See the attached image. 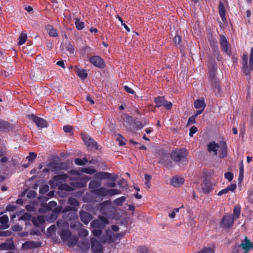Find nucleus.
<instances>
[{
  "instance_id": "obj_1",
  "label": "nucleus",
  "mask_w": 253,
  "mask_h": 253,
  "mask_svg": "<svg viewBox=\"0 0 253 253\" xmlns=\"http://www.w3.org/2000/svg\"><path fill=\"white\" fill-rule=\"evenodd\" d=\"M81 171L87 174H95L94 176L96 178L99 179H109L113 181H115L117 180V176H112L111 173L106 172H96V170L92 168H82Z\"/></svg>"
},
{
  "instance_id": "obj_2",
  "label": "nucleus",
  "mask_w": 253,
  "mask_h": 253,
  "mask_svg": "<svg viewBox=\"0 0 253 253\" xmlns=\"http://www.w3.org/2000/svg\"><path fill=\"white\" fill-rule=\"evenodd\" d=\"M91 198L93 202H99L107 196L106 189L104 187H100L96 189L90 190Z\"/></svg>"
},
{
  "instance_id": "obj_3",
  "label": "nucleus",
  "mask_w": 253,
  "mask_h": 253,
  "mask_svg": "<svg viewBox=\"0 0 253 253\" xmlns=\"http://www.w3.org/2000/svg\"><path fill=\"white\" fill-rule=\"evenodd\" d=\"M187 150L184 149H178L172 151L170 154L171 158L175 162L186 161Z\"/></svg>"
},
{
  "instance_id": "obj_4",
  "label": "nucleus",
  "mask_w": 253,
  "mask_h": 253,
  "mask_svg": "<svg viewBox=\"0 0 253 253\" xmlns=\"http://www.w3.org/2000/svg\"><path fill=\"white\" fill-rule=\"evenodd\" d=\"M99 240L102 244L115 242V234L110 229H108L104 234L101 235Z\"/></svg>"
},
{
  "instance_id": "obj_5",
  "label": "nucleus",
  "mask_w": 253,
  "mask_h": 253,
  "mask_svg": "<svg viewBox=\"0 0 253 253\" xmlns=\"http://www.w3.org/2000/svg\"><path fill=\"white\" fill-rule=\"evenodd\" d=\"M219 43L220 47L222 51L227 55L230 56L232 55V52L229 42L226 37L223 35L219 36Z\"/></svg>"
},
{
  "instance_id": "obj_6",
  "label": "nucleus",
  "mask_w": 253,
  "mask_h": 253,
  "mask_svg": "<svg viewBox=\"0 0 253 253\" xmlns=\"http://www.w3.org/2000/svg\"><path fill=\"white\" fill-rule=\"evenodd\" d=\"M154 101L157 108L164 106L166 109L169 110L172 106V103L165 99L164 96H157L154 98Z\"/></svg>"
},
{
  "instance_id": "obj_7",
  "label": "nucleus",
  "mask_w": 253,
  "mask_h": 253,
  "mask_svg": "<svg viewBox=\"0 0 253 253\" xmlns=\"http://www.w3.org/2000/svg\"><path fill=\"white\" fill-rule=\"evenodd\" d=\"M235 220L232 215H225L222 218L220 226L225 229H228L233 226Z\"/></svg>"
},
{
  "instance_id": "obj_8",
  "label": "nucleus",
  "mask_w": 253,
  "mask_h": 253,
  "mask_svg": "<svg viewBox=\"0 0 253 253\" xmlns=\"http://www.w3.org/2000/svg\"><path fill=\"white\" fill-rule=\"evenodd\" d=\"M89 60L95 67L99 69H103L105 67V63L103 59L99 56L95 55L91 56Z\"/></svg>"
},
{
  "instance_id": "obj_9",
  "label": "nucleus",
  "mask_w": 253,
  "mask_h": 253,
  "mask_svg": "<svg viewBox=\"0 0 253 253\" xmlns=\"http://www.w3.org/2000/svg\"><path fill=\"white\" fill-rule=\"evenodd\" d=\"M209 80L216 78L217 64L214 59H211L208 62Z\"/></svg>"
},
{
  "instance_id": "obj_10",
  "label": "nucleus",
  "mask_w": 253,
  "mask_h": 253,
  "mask_svg": "<svg viewBox=\"0 0 253 253\" xmlns=\"http://www.w3.org/2000/svg\"><path fill=\"white\" fill-rule=\"evenodd\" d=\"M82 138L84 144L91 148L98 149L97 143L89 135L86 134H82Z\"/></svg>"
},
{
  "instance_id": "obj_11",
  "label": "nucleus",
  "mask_w": 253,
  "mask_h": 253,
  "mask_svg": "<svg viewBox=\"0 0 253 253\" xmlns=\"http://www.w3.org/2000/svg\"><path fill=\"white\" fill-rule=\"evenodd\" d=\"M68 177L66 173H61L54 176L52 179L49 181V184L51 187H56L60 182V180H66Z\"/></svg>"
},
{
  "instance_id": "obj_12",
  "label": "nucleus",
  "mask_w": 253,
  "mask_h": 253,
  "mask_svg": "<svg viewBox=\"0 0 253 253\" xmlns=\"http://www.w3.org/2000/svg\"><path fill=\"white\" fill-rule=\"evenodd\" d=\"M28 117L36 124L37 126L41 128L47 126V122L44 119L37 117L33 114L28 115Z\"/></svg>"
},
{
  "instance_id": "obj_13",
  "label": "nucleus",
  "mask_w": 253,
  "mask_h": 253,
  "mask_svg": "<svg viewBox=\"0 0 253 253\" xmlns=\"http://www.w3.org/2000/svg\"><path fill=\"white\" fill-rule=\"evenodd\" d=\"M91 241V249L94 253H100L103 250L102 246L100 243L94 238H92Z\"/></svg>"
},
{
  "instance_id": "obj_14",
  "label": "nucleus",
  "mask_w": 253,
  "mask_h": 253,
  "mask_svg": "<svg viewBox=\"0 0 253 253\" xmlns=\"http://www.w3.org/2000/svg\"><path fill=\"white\" fill-rule=\"evenodd\" d=\"M57 206V203L55 201H50L47 204H42V208H40L39 211L41 213H44L47 211H52L53 208H55Z\"/></svg>"
},
{
  "instance_id": "obj_15",
  "label": "nucleus",
  "mask_w": 253,
  "mask_h": 253,
  "mask_svg": "<svg viewBox=\"0 0 253 253\" xmlns=\"http://www.w3.org/2000/svg\"><path fill=\"white\" fill-rule=\"evenodd\" d=\"M90 179L88 176H84L73 183V186L77 188H84L86 186L87 182Z\"/></svg>"
},
{
  "instance_id": "obj_16",
  "label": "nucleus",
  "mask_w": 253,
  "mask_h": 253,
  "mask_svg": "<svg viewBox=\"0 0 253 253\" xmlns=\"http://www.w3.org/2000/svg\"><path fill=\"white\" fill-rule=\"evenodd\" d=\"M240 246L244 250V253H248L251 249L253 250L252 242L246 236L244 242H242Z\"/></svg>"
},
{
  "instance_id": "obj_17",
  "label": "nucleus",
  "mask_w": 253,
  "mask_h": 253,
  "mask_svg": "<svg viewBox=\"0 0 253 253\" xmlns=\"http://www.w3.org/2000/svg\"><path fill=\"white\" fill-rule=\"evenodd\" d=\"M209 80L213 92L215 94H218L220 90L219 80L216 78Z\"/></svg>"
},
{
  "instance_id": "obj_18",
  "label": "nucleus",
  "mask_w": 253,
  "mask_h": 253,
  "mask_svg": "<svg viewBox=\"0 0 253 253\" xmlns=\"http://www.w3.org/2000/svg\"><path fill=\"white\" fill-rule=\"evenodd\" d=\"M80 217L82 221L85 224H87L92 218L91 214L84 211L80 212Z\"/></svg>"
},
{
  "instance_id": "obj_19",
  "label": "nucleus",
  "mask_w": 253,
  "mask_h": 253,
  "mask_svg": "<svg viewBox=\"0 0 253 253\" xmlns=\"http://www.w3.org/2000/svg\"><path fill=\"white\" fill-rule=\"evenodd\" d=\"M219 157L224 158L227 154V146L225 141H220L218 147Z\"/></svg>"
},
{
  "instance_id": "obj_20",
  "label": "nucleus",
  "mask_w": 253,
  "mask_h": 253,
  "mask_svg": "<svg viewBox=\"0 0 253 253\" xmlns=\"http://www.w3.org/2000/svg\"><path fill=\"white\" fill-rule=\"evenodd\" d=\"M248 54H244L242 56V60L241 64L242 65L243 72L246 74V75H249V72L248 70Z\"/></svg>"
},
{
  "instance_id": "obj_21",
  "label": "nucleus",
  "mask_w": 253,
  "mask_h": 253,
  "mask_svg": "<svg viewBox=\"0 0 253 253\" xmlns=\"http://www.w3.org/2000/svg\"><path fill=\"white\" fill-rule=\"evenodd\" d=\"M210 44L211 46H212L213 54L215 57L216 58L217 61H221L222 59V57L218 50V47L216 43L214 42H210Z\"/></svg>"
},
{
  "instance_id": "obj_22",
  "label": "nucleus",
  "mask_w": 253,
  "mask_h": 253,
  "mask_svg": "<svg viewBox=\"0 0 253 253\" xmlns=\"http://www.w3.org/2000/svg\"><path fill=\"white\" fill-rule=\"evenodd\" d=\"M72 236V233L68 229H63L60 233L61 239L64 241H68Z\"/></svg>"
},
{
  "instance_id": "obj_23",
  "label": "nucleus",
  "mask_w": 253,
  "mask_h": 253,
  "mask_svg": "<svg viewBox=\"0 0 253 253\" xmlns=\"http://www.w3.org/2000/svg\"><path fill=\"white\" fill-rule=\"evenodd\" d=\"M219 144L216 143L215 142H211L208 144V150L209 152H213L214 155L217 154Z\"/></svg>"
},
{
  "instance_id": "obj_24",
  "label": "nucleus",
  "mask_w": 253,
  "mask_h": 253,
  "mask_svg": "<svg viewBox=\"0 0 253 253\" xmlns=\"http://www.w3.org/2000/svg\"><path fill=\"white\" fill-rule=\"evenodd\" d=\"M50 169L52 171L59 170L65 169V164L63 163H52L49 165Z\"/></svg>"
},
{
  "instance_id": "obj_25",
  "label": "nucleus",
  "mask_w": 253,
  "mask_h": 253,
  "mask_svg": "<svg viewBox=\"0 0 253 253\" xmlns=\"http://www.w3.org/2000/svg\"><path fill=\"white\" fill-rule=\"evenodd\" d=\"M45 29L49 36L51 37H57L58 35L57 30L51 25L48 24L46 26Z\"/></svg>"
},
{
  "instance_id": "obj_26",
  "label": "nucleus",
  "mask_w": 253,
  "mask_h": 253,
  "mask_svg": "<svg viewBox=\"0 0 253 253\" xmlns=\"http://www.w3.org/2000/svg\"><path fill=\"white\" fill-rule=\"evenodd\" d=\"M214 185L209 181H204L202 185V189L205 193H209L213 189Z\"/></svg>"
},
{
  "instance_id": "obj_27",
  "label": "nucleus",
  "mask_w": 253,
  "mask_h": 253,
  "mask_svg": "<svg viewBox=\"0 0 253 253\" xmlns=\"http://www.w3.org/2000/svg\"><path fill=\"white\" fill-rule=\"evenodd\" d=\"M184 182V179L181 177L173 176L171 179V184L174 187L179 186Z\"/></svg>"
},
{
  "instance_id": "obj_28",
  "label": "nucleus",
  "mask_w": 253,
  "mask_h": 253,
  "mask_svg": "<svg viewBox=\"0 0 253 253\" xmlns=\"http://www.w3.org/2000/svg\"><path fill=\"white\" fill-rule=\"evenodd\" d=\"M41 243L34 241H27L23 245L25 249H33L40 247Z\"/></svg>"
},
{
  "instance_id": "obj_29",
  "label": "nucleus",
  "mask_w": 253,
  "mask_h": 253,
  "mask_svg": "<svg viewBox=\"0 0 253 253\" xmlns=\"http://www.w3.org/2000/svg\"><path fill=\"white\" fill-rule=\"evenodd\" d=\"M218 12L221 18V19L224 21L226 19L225 17V8L224 7V5L222 1H220L219 3L218 6Z\"/></svg>"
},
{
  "instance_id": "obj_30",
  "label": "nucleus",
  "mask_w": 253,
  "mask_h": 253,
  "mask_svg": "<svg viewBox=\"0 0 253 253\" xmlns=\"http://www.w3.org/2000/svg\"><path fill=\"white\" fill-rule=\"evenodd\" d=\"M11 129V125L8 122L0 119V129L4 131Z\"/></svg>"
},
{
  "instance_id": "obj_31",
  "label": "nucleus",
  "mask_w": 253,
  "mask_h": 253,
  "mask_svg": "<svg viewBox=\"0 0 253 253\" xmlns=\"http://www.w3.org/2000/svg\"><path fill=\"white\" fill-rule=\"evenodd\" d=\"M111 202L110 200L105 201L100 203L98 206V209L102 213H104L106 209L111 204Z\"/></svg>"
},
{
  "instance_id": "obj_32",
  "label": "nucleus",
  "mask_w": 253,
  "mask_h": 253,
  "mask_svg": "<svg viewBox=\"0 0 253 253\" xmlns=\"http://www.w3.org/2000/svg\"><path fill=\"white\" fill-rule=\"evenodd\" d=\"M206 106V105L203 99H198L194 102V107L197 109H202V110H204Z\"/></svg>"
},
{
  "instance_id": "obj_33",
  "label": "nucleus",
  "mask_w": 253,
  "mask_h": 253,
  "mask_svg": "<svg viewBox=\"0 0 253 253\" xmlns=\"http://www.w3.org/2000/svg\"><path fill=\"white\" fill-rule=\"evenodd\" d=\"M91 226L93 228L103 229L105 227L99 219L93 220L91 223Z\"/></svg>"
},
{
  "instance_id": "obj_34",
  "label": "nucleus",
  "mask_w": 253,
  "mask_h": 253,
  "mask_svg": "<svg viewBox=\"0 0 253 253\" xmlns=\"http://www.w3.org/2000/svg\"><path fill=\"white\" fill-rule=\"evenodd\" d=\"M100 185V182L97 180H92L89 182L88 184V187L90 189V190H94L98 188Z\"/></svg>"
},
{
  "instance_id": "obj_35",
  "label": "nucleus",
  "mask_w": 253,
  "mask_h": 253,
  "mask_svg": "<svg viewBox=\"0 0 253 253\" xmlns=\"http://www.w3.org/2000/svg\"><path fill=\"white\" fill-rule=\"evenodd\" d=\"M78 76L82 80H84L87 77L86 71L84 69H78L77 70Z\"/></svg>"
},
{
  "instance_id": "obj_36",
  "label": "nucleus",
  "mask_w": 253,
  "mask_h": 253,
  "mask_svg": "<svg viewBox=\"0 0 253 253\" xmlns=\"http://www.w3.org/2000/svg\"><path fill=\"white\" fill-rule=\"evenodd\" d=\"M27 39V34L25 32H22L19 38V42L18 44L19 45L23 44Z\"/></svg>"
},
{
  "instance_id": "obj_37",
  "label": "nucleus",
  "mask_w": 253,
  "mask_h": 253,
  "mask_svg": "<svg viewBox=\"0 0 253 253\" xmlns=\"http://www.w3.org/2000/svg\"><path fill=\"white\" fill-rule=\"evenodd\" d=\"M75 24L76 28L78 30H82L84 27V22L81 21L80 20V19H79V18H76L75 19Z\"/></svg>"
},
{
  "instance_id": "obj_38",
  "label": "nucleus",
  "mask_w": 253,
  "mask_h": 253,
  "mask_svg": "<svg viewBox=\"0 0 253 253\" xmlns=\"http://www.w3.org/2000/svg\"><path fill=\"white\" fill-rule=\"evenodd\" d=\"M107 196H112L115 195L119 194L121 193V190L117 189H106Z\"/></svg>"
},
{
  "instance_id": "obj_39",
  "label": "nucleus",
  "mask_w": 253,
  "mask_h": 253,
  "mask_svg": "<svg viewBox=\"0 0 253 253\" xmlns=\"http://www.w3.org/2000/svg\"><path fill=\"white\" fill-rule=\"evenodd\" d=\"M126 200V198L125 196H122L114 200L113 203L117 206H121L125 202Z\"/></svg>"
},
{
  "instance_id": "obj_40",
  "label": "nucleus",
  "mask_w": 253,
  "mask_h": 253,
  "mask_svg": "<svg viewBox=\"0 0 253 253\" xmlns=\"http://www.w3.org/2000/svg\"><path fill=\"white\" fill-rule=\"evenodd\" d=\"M241 213V207L240 206H236L233 210V217L235 219H237L239 218Z\"/></svg>"
},
{
  "instance_id": "obj_41",
  "label": "nucleus",
  "mask_w": 253,
  "mask_h": 253,
  "mask_svg": "<svg viewBox=\"0 0 253 253\" xmlns=\"http://www.w3.org/2000/svg\"><path fill=\"white\" fill-rule=\"evenodd\" d=\"M66 49L68 51L70 54H72L74 52V48L70 42H66L65 44Z\"/></svg>"
},
{
  "instance_id": "obj_42",
  "label": "nucleus",
  "mask_w": 253,
  "mask_h": 253,
  "mask_svg": "<svg viewBox=\"0 0 253 253\" xmlns=\"http://www.w3.org/2000/svg\"><path fill=\"white\" fill-rule=\"evenodd\" d=\"M13 247V244H8L7 243H2L0 245V249L3 250H11Z\"/></svg>"
},
{
  "instance_id": "obj_43",
  "label": "nucleus",
  "mask_w": 253,
  "mask_h": 253,
  "mask_svg": "<svg viewBox=\"0 0 253 253\" xmlns=\"http://www.w3.org/2000/svg\"><path fill=\"white\" fill-rule=\"evenodd\" d=\"M79 247L84 251L87 250L89 248V244L85 242H81L78 244Z\"/></svg>"
},
{
  "instance_id": "obj_44",
  "label": "nucleus",
  "mask_w": 253,
  "mask_h": 253,
  "mask_svg": "<svg viewBox=\"0 0 253 253\" xmlns=\"http://www.w3.org/2000/svg\"><path fill=\"white\" fill-rule=\"evenodd\" d=\"M59 189L61 190H65L67 191H71L72 190V188L70 185L66 183L60 185Z\"/></svg>"
},
{
  "instance_id": "obj_45",
  "label": "nucleus",
  "mask_w": 253,
  "mask_h": 253,
  "mask_svg": "<svg viewBox=\"0 0 253 253\" xmlns=\"http://www.w3.org/2000/svg\"><path fill=\"white\" fill-rule=\"evenodd\" d=\"M151 176L146 174H145V183L148 188H150L151 187Z\"/></svg>"
},
{
  "instance_id": "obj_46",
  "label": "nucleus",
  "mask_w": 253,
  "mask_h": 253,
  "mask_svg": "<svg viewBox=\"0 0 253 253\" xmlns=\"http://www.w3.org/2000/svg\"><path fill=\"white\" fill-rule=\"evenodd\" d=\"M68 203L70 205L74 207H77L79 205L78 201L76 198L72 197L69 198Z\"/></svg>"
},
{
  "instance_id": "obj_47",
  "label": "nucleus",
  "mask_w": 253,
  "mask_h": 253,
  "mask_svg": "<svg viewBox=\"0 0 253 253\" xmlns=\"http://www.w3.org/2000/svg\"><path fill=\"white\" fill-rule=\"evenodd\" d=\"M173 41L175 43L176 46H181V38L180 36L178 35H176L173 39Z\"/></svg>"
},
{
  "instance_id": "obj_48",
  "label": "nucleus",
  "mask_w": 253,
  "mask_h": 253,
  "mask_svg": "<svg viewBox=\"0 0 253 253\" xmlns=\"http://www.w3.org/2000/svg\"><path fill=\"white\" fill-rule=\"evenodd\" d=\"M56 225L59 228H62L63 227H67L68 223L66 221L63 220H58L56 222Z\"/></svg>"
},
{
  "instance_id": "obj_49",
  "label": "nucleus",
  "mask_w": 253,
  "mask_h": 253,
  "mask_svg": "<svg viewBox=\"0 0 253 253\" xmlns=\"http://www.w3.org/2000/svg\"><path fill=\"white\" fill-rule=\"evenodd\" d=\"M44 222V218H43V216H38V218H37V220H33V224L36 226L38 225V223L42 224V223H43Z\"/></svg>"
},
{
  "instance_id": "obj_50",
  "label": "nucleus",
  "mask_w": 253,
  "mask_h": 253,
  "mask_svg": "<svg viewBox=\"0 0 253 253\" xmlns=\"http://www.w3.org/2000/svg\"><path fill=\"white\" fill-rule=\"evenodd\" d=\"M79 236L80 237H85L88 234V231L85 229H81L78 232Z\"/></svg>"
},
{
  "instance_id": "obj_51",
  "label": "nucleus",
  "mask_w": 253,
  "mask_h": 253,
  "mask_svg": "<svg viewBox=\"0 0 253 253\" xmlns=\"http://www.w3.org/2000/svg\"><path fill=\"white\" fill-rule=\"evenodd\" d=\"M137 251L139 253H148V248L146 247L143 246L138 247L137 248Z\"/></svg>"
},
{
  "instance_id": "obj_52",
  "label": "nucleus",
  "mask_w": 253,
  "mask_h": 253,
  "mask_svg": "<svg viewBox=\"0 0 253 253\" xmlns=\"http://www.w3.org/2000/svg\"><path fill=\"white\" fill-rule=\"evenodd\" d=\"M37 157V154L34 152H30L29 155L26 157L29 162H33Z\"/></svg>"
},
{
  "instance_id": "obj_53",
  "label": "nucleus",
  "mask_w": 253,
  "mask_h": 253,
  "mask_svg": "<svg viewBox=\"0 0 253 253\" xmlns=\"http://www.w3.org/2000/svg\"><path fill=\"white\" fill-rule=\"evenodd\" d=\"M8 222V217L7 215H4L0 217V223L2 225L7 224Z\"/></svg>"
},
{
  "instance_id": "obj_54",
  "label": "nucleus",
  "mask_w": 253,
  "mask_h": 253,
  "mask_svg": "<svg viewBox=\"0 0 253 253\" xmlns=\"http://www.w3.org/2000/svg\"><path fill=\"white\" fill-rule=\"evenodd\" d=\"M93 235L95 237H98L102 233V229L101 228H93L92 231Z\"/></svg>"
},
{
  "instance_id": "obj_55",
  "label": "nucleus",
  "mask_w": 253,
  "mask_h": 253,
  "mask_svg": "<svg viewBox=\"0 0 253 253\" xmlns=\"http://www.w3.org/2000/svg\"><path fill=\"white\" fill-rule=\"evenodd\" d=\"M48 190L49 186L45 184L40 188V193L43 194L46 193Z\"/></svg>"
},
{
  "instance_id": "obj_56",
  "label": "nucleus",
  "mask_w": 253,
  "mask_h": 253,
  "mask_svg": "<svg viewBox=\"0 0 253 253\" xmlns=\"http://www.w3.org/2000/svg\"><path fill=\"white\" fill-rule=\"evenodd\" d=\"M240 245L238 244H235L232 248V253H239L240 251L241 248Z\"/></svg>"
},
{
  "instance_id": "obj_57",
  "label": "nucleus",
  "mask_w": 253,
  "mask_h": 253,
  "mask_svg": "<svg viewBox=\"0 0 253 253\" xmlns=\"http://www.w3.org/2000/svg\"><path fill=\"white\" fill-rule=\"evenodd\" d=\"M240 172L239 175V179H242L244 175V166L243 163L241 162L239 164Z\"/></svg>"
},
{
  "instance_id": "obj_58",
  "label": "nucleus",
  "mask_w": 253,
  "mask_h": 253,
  "mask_svg": "<svg viewBox=\"0 0 253 253\" xmlns=\"http://www.w3.org/2000/svg\"><path fill=\"white\" fill-rule=\"evenodd\" d=\"M224 177L229 181H231L233 179V173L231 172H226L224 173Z\"/></svg>"
},
{
  "instance_id": "obj_59",
  "label": "nucleus",
  "mask_w": 253,
  "mask_h": 253,
  "mask_svg": "<svg viewBox=\"0 0 253 253\" xmlns=\"http://www.w3.org/2000/svg\"><path fill=\"white\" fill-rule=\"evenodd\" d=\"M126 235L125 232H121L118 233H117L115 234V242L117 240H120L121 238L124 237Z\"/></svg>"
},
{
  "instance_id": "obj_60",
  "label": "nucleus",
  "mask_w": 253,
  "mask_h": 253,
  "mask_svg": "<svg viewBox=\"0 0 253 253\" xmlns=\"http://www.w3.org/2000/svg\"><path fill=\"white\" fill-rule=\"evenodd\" d=\"M196 115H192L189 118L187 125H190L196 123Z\"/></svg>"
},
{
  "instance_id": "obj_61",
  "label": "nucleus",
  "mask_w": 253,
  "mask_h": 253,
  "mask_svg": "<svg viewBox=\"0 0 253 253\" xmlns=\"http://www.w3.org/2000/svg\"><path fill=\"white\" fill-rule=\"evenodd\" d=\"M198 131L197 127L195 126H192L189 129V136L192 137L196 132Z\"/></svg>"
},
{
  "instance_id": "obj_62",
  "label": "nucleus",
  "mask_w": 253,
  "mask_h": 253,
  "mask_svg": "<svg viewBox=\"0 0 253 253\" xmlns=\"http://www.w3.org/2000/svg\"><path fill=\"white\" fill-rule=\"evenodd\" d=\"M98 219L101 221V223L104 225V226L106 224L109 223V220L105 217L103 216H99Z\"/></svg>"
},
{
  "instance_id": "obj_63",
  "label": "nucleus",
  "mask_w": 253,
  "mask_h": 253,
  "mask_svg": "<svg viewBox=\"0 0 253 253\" xmlns=\"http://www.w3.org/2000/svg\"><path fill=\"white\" fill-rule=\"evenodd\" d=\"M37 193L35 191L33 190L29 191L27 193V197L28 198H34L36 197Z\"/></svg>"
},
{
  "instance_id": "obj_64",
  "label": "nucleus",
  "mask_w": 253,
  "mask_h": 253,
  "mask_svg": "<svg viewBox=\"0 0 253 253\" xmlns=\"http://www.w3.org/2000/svg\"><path fill=\"white\" fill-rule=\"evenodd\" d=\"M203 251L204 253H215V250L211 248H204L203 249Z\"/></svg>"
}]
</instances>
